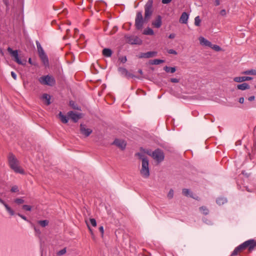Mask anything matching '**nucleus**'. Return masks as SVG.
<instances>
[{
  "label": "nucleus",
  "mask_w": 256,
  "mask_h": 256,
  "mask_svg": "<svg viewBox=\"0 0 256 256\" xmlns=\"http://www.w3.org/2000/svg\"><path fill=\"white\" fill-rule=\"evenodd\" d=\"M86 224L87 225V226H88V230H89V231H90V233L91 234V236H94V232L92 230V228H90L89 224L88 223L87 220H86Z\"/></svg>",
  "instance_id": "nucleus-42"
},
{
  "label": "nucleus",
  "mask_w": 256,
  "mask_h": 256,
  "mask_svg": "<svg viewBox=\"0 0 256 256\" xmlns=\"http://www.w3.org/2000/svg\"><path fill=\"white\" fill-rule=\"evenodd\" d=\"M143 34L145 35L152 36L154 34V32L151 28H148L144 30Z\"/></svg>",
  "instance_id": "nucleus-24"
},
{
  "label": "nucleus",
  "mask_w": 256,
  "mask_h": 256,
  "mask_svg": "<svg viewBox=\"0 0 256 256\" xmlns=\"http://www.w3.org/2000/svg\"><path fill=\"white\" fill-rule=\"evenodd\" d=\"M102 54L106 57H110L112 54V51L110 49L105 48L102 50Z\"/></svg>",
  "instance_id": "nucleus-18"
},
{
  "label": "nucleus",
  "mask_w": 256,
  "mask_h": 256,
  "mask_svg": "<svg viewBox=\"0 0 256 256\" xmlns=\"http://www.w3.org/2000/svg\"><path fill=\"white\" fill-rule=\"evenodd\" d=\"M255 87H256V86Z\"/></svg>",
  "instance_id": "nucleus-62"
},
{
  "label": "nucleus",
  "mask_w": 256,
  "mask_h": 256,
  "mask_svg": "<svg viewBox=\"0 0 256 256\" xmlns=\"http://www.w3.org/2000/svg\"><path fill=\"white\" fill-rule=\"evenodd\" d=\"M10 191L12 192H18V187L16 186H13L12 188Z\"/></svg>",
  "instance_id": "nucleus-41"
},
{
  "label": "nucleus",
  "mask_w": 256,
  "mask_h": 256,
  "mask_svg": "<svg viewBox=\"0 0 256 256\" xmlns=\"http://www.w3.org/2000/svg\"><path fill=\"white\" fill-rule=\"evenodd\" d=\"M34 230H36V232H40V231H39V230H36V228H34Z\"/></svg>",
  "instance_id": "nucleus-59"
},
{
  "label": "nucleus",
  "mask_w": 256,
  "mask_h": 256,
  "mask_svg": "<svg viewBox=\"0 0 256 256\" xmlns=\"http://www.w3.org/2000/svg\"><path fill=\"white\" fill-rule=\"evenodd\" d=\"M172 0H162V3L164 4H168L170 3Z\"/></svg>",
  "instance_id": "nucleus-48"
},
{
  "label": "nucleus",
  "mask_w": 256,
  "mask_h": 256,
  "mask_svg": "<svg viewBox=\"0 0 256 256\" xmlns=\"http://www.w3.org/2000/svg\"><path fill=\"white\" fill-rule=\"evenodd\" d=\"M118 60L122 63H125L127 60L126 56H122Z\"/></svg>",
  "instance_id": "nucleus-43"
},
{
  "label": "nucleus",
  "mask_w": 256,
  "mask_h": 256,
  "mask_svg": "<svg viewBox=\"0 0 256 256\" xmlns=\"http://www.w3.org/2000/svg\"><path fill=\"white\" fill-rule=\"evenodd\" d=\"M112 144L116 146L121 150H123L126 148V142L124 140L116 138L113 142Z\"/></svg>",
  "instance_id": "nucleus-9"
},
{
  "label": "nucleus",
  "mask_w": 256,
  "mask_h": 256,
  "mask_svg": "<svg viewBox=\"0 0 256 256\" xmlns=\"http://www.w3.org/2000/svg\"><path fill=\"white\" fill-rule=\"evenodd\" d=\"M39 56L45 66H48V60L46 54L40 55Z\"/></svg>",
  "instance_id": "nucleus-20"
},
{
  "label": "nucleus",
  "mask_w": 256,
  "mask_h": 256,
  "mask_svg": "<svg viewBox=\"0 0 256 256\" xmlns=\"http://www.w3.org/2000/svg\"><path fill=\"white\" fill-rule=\"evenodd\" d=\"M216 6H218L220 4V1L219 0H216Z\"/></svg>",
  "instance_id": "nucleus-54"
},
{
  "label": "nucleus",
  "mask_w": 256,
  "mask_h": 256,
  "mask_svg": "<svg viewBox=\"0 0 256 256\" xmlns=\"http://www.w3.org/2000/svg\"><path fill=\"white\" fill-rule=\"evenodd\" d=\"M22 208L26 210L30 211L32 210V206L29 205H24Z\"/></svg>",
  "instance_id": "nucleus-37"
},
{
  "label": "nucleus",
  "mask_w": 256,
  "mask_h": 256,
  "mask_svg": "<svg viewBox=\"0 0 256 256\" xmlns=\"http://www.w3.org/2000/svg\"><path fill=\"white\" fill-rule=\"evenodd\" d=\"M188 18V14L186 12H184L182 13L180 17L179 22L181 24H186Z\"/></svg>",
  "instance_id": "nucleus-15"
},
{
  "label": "nucleus",
  "mask_w": 256,
  "mask_h": 256,
  "mask_svg": "<svg viewBox=\"0 0 256 256\" xmlns=\"http://www.w3.org/2000/svg\"><path fill=\"white\" fill-rule=\"evenodd\" d=\"M144 152L152 156L158 163H160L164 160V154L162 150L160 148L155 150L154 152H151L149 150L144 151Z\"/></svg>",
  "instance_id": "nucleus-4"
},
{
  "label": "nucleus",
  "mask_w": 256,
  "mask_h": 256,
  "mask_svg": "<svg viewBox=\"0 0 256 256\" xmlns=\"http://www.w3.org/2000/svg\"><path fill=\"white\" fill-rule=\"evenodd\" d=\"M244 98H240L239 99V102L240 103V104H243L244 102Z\"/></svg>",
  "instance_id": "nucleus-51"
},
{
  "label": "nucleus",
  "mask_w": 256,
  "mask_h": 256,
  "mask_svg": "<svg viewBox=\"0 0 256 256\" xmlns=\"http://www.w3.org/2000/svg\"><path fill=\"white\" fill-rule=\"evenodd\" d=\"M48 223H49V222L48 220H39L38 222V224L42 227H45V226H48Z\"/></svg>",
  "instance_id": "nucleus-30"
},
{
  "label": "nucleus",
  "mask_w": 256,
  "mask_h": 256,
  "mask_svg": "<svg viewBox=\"0 0 256 256\" xmlns=\"http://www.w3.org/2000/svg\"><path fill=\"white\" fill-rule=\"evenodd\" d=\"M119 72L122 74L126 76H130V74L128 73V71L124 68H118Z\"/></svg>",
  "instance_id": "nucleus-23"
},
{
  "label": "nucleus",
  "mask_w": 256,
  "mask_h": 256,
  "mask_svg": "<svg viewBox=\"0 0 256 256\" xmlns=\"http://www.w3.org/2000/svg\"><path fill=\"white\" fill-rule=\"evenodd\" d=\"M170 80L172 82L174 83H177L179 82L178 80L176 78H172Z\"/></svg>",
  "instance_id": "nucleus-46"
},
{
  "label": "nucleus",
  "mask_w": 256,
  "mask_h": 256,
  "mask_svg": "<svg viewBox=\"0 0 256 256\" xmlns=\"http://www.w3.org/2000/svg\"><path fill=\"white\" fill-rule=\"evenodd\" d=\"M68 116L74 122H76L80 118H82V114H78L73 111H70L68 112Z\"/></svg>",
  "instance_id": "nucleus-8"
},
{
  "label": "nucleus",
  "mask_w": 256,
  "mask_h": 256,
  "mask_svg": "<svg viewBox=\"0 0 256 256\" xmlns=\"http://www.w3.org/2000/svg\"><path fill=\"white\" fill-rule=\"evenodd\" d=\"M152 26L153 27L158 28L162 25V18L160 16H157L155 19L152 21Z\"/></svg>",
  "instance_id": "nucleus-11"
},
{
  "label": "nucleus",
  "mask_w": 256,
  "mask_h": 256,
  "mask_svg": "<svg viewBox=\"0 0 256 256\" xmlns=\"http://www.w3.org/2000/svg\"><path fill=\"white\" fill-rule=\"evenodd\" d=\"M8 162L10 168L16 173L24 174V172L19 166V162L12 153H9L8 156Z\"/></svg>",
  "instance_id": "nucleus-3"
},
{
  "label": "nucleus",
  "mask_w": 256,
  "mask_h": 256,
  "mask_svg": "<svg viewBox=\"0 0 256 256\" xmlns=\"http://www.w3.org/2000/svg\"><path fill=\"white\" fill-rule=\"evenodd\" d=\"M242 74H252V75H256V70H248L242 72Z\"/></svg>",
  "instance_id": "nucleus-29"
},
{
  "label": "nucleus",
  "mask_w": 256,
  "mask_h": 256,
  "mask_svg": "<svg viewBox=\"0 0 256 256\" xmlns=\"http://www.w3.org/2000/svg\"><path fill=\"white\" fill-rule=\"evenodd\" d=\"M254 98H255L254 96H251L249 97L248 100L250 101H252V100H254Z\"/></svg>",
  "instance_id": "nucleus-50"
},
{
  "label": "nucleus",
  "mask_w": 256,
  "mask_h": 256,
  "mask_svg": "<svg viewBox=\"0 0 256 256\" xmlns=\"http://www.w3.org/2000/svg\"><path fill=\"white\" fill-rule=\"evenodd\" d=\"M255 246H256V240H246L239 245L238 246L236 247L232 252L231 256H236L246 248H248V250L251 252Z\"/></svg>",
  "instance_id": "nucleus-2"
},
{
  "label": "nucleus",
  "mask_w": 256,
  "mask_h": 256,
  "mask_svg": "<svg viewBox=\"0 0 256 256\" xmlns=\"http://www.w3.org/2000/svg\"><path fill=\"white\" fill-rule=\"evenodd\" d=\"M201 20L199 16H198L194 18V24L196 26H199L200 25Z\"/></svg>",
  "instance_id": "nucleus-32"
},
{
  "label": "nucleus",
  "mask_w": 256,
  "mask_h": 256,
  "mask_svg": "<svg viewBox=\"0 0 256 256\" xmlns=\"http://www.w3.org/2000/svg\"><path fill=\"white\" fill-rule=\"evenodd\" d=\"M0 202L4 205L8 212L12 215L14 214V210L2 199L0 198Z\"/></svg>",
  "instance_id": "nucleus-16"
},
{
  "label": "nucleus",
  "mask_w": 256,
  "mask_h": 256,
  "mask_svg": "<svg viewBox=\"0 0 256 256\" xmlns=\"http://www.w3.org/2000/svg\"><path fill=\"white\" fill-rule=\"evenodd\" d=\"M152 14V1L149 0L144 6V17L143 18L142 12L136 13L135 20V26L137 30H142L144 22H148Z\"/></svg>",
  "instance_id": "nucleus-1"
},
{
  "label": "nucleus",
  "mask_w": 256,
  "mask_h": 256,
  "mask_svg": "<svg viewBox=\"0 0 256 256\" xmlns=\"http://www.w3.org/2000/svg\"><path fill=\"white\" fill-rule=\"evenodd\" d=\"M4 3H5V4H6V6H8V3L7 1H6H6H4Z\"/></svg>",
  "instance_id": "nucleus-57"
},
{
  "label": "nucleus",
  "mask_w": 256,
  "mask_h": 256,
  "mask_svg": "<svg viewBox=\"0 0 256 256\" xmlns=\"http://www.w3.org/2000/svg\"><path fill=\"white\" fill-rule=\"evenodd\" d=\"M92 239L94 240V238H95V236H94H94H92Z\"/></svg>",
  "instance_id": "nucleus-58"
},
{
  "label": "nucleus",
  "mask_w": 256,
  "mask_h": 256,
  "mask_svg": "<svg viewBox=\"0 0 256 256\" xmlns=\"http://www.w3.org/2000/svg\"><path fill=\"white\" fill-rule=\"evenodd\" d=\"M59 118L61 120V122L64 124H66L68 122V118L66 116L62 114L61 112L58 114Z\"/></svg>",
  "instance_id": "nucleus-22"
},
{
  "label": "nucleus",
  "mask_w": 256,
  "mask_h": 256,
  "mask_svg": "<svg viewBox=\"0 0 256 256\" xmlns=\"http://www.w3.org/2000/svg\"><path fill=\"white\" fill-rule=\"evenodd\" d=\"M237 88L238 90H244L250 88V86L246 83H243L238 85Z\"/></svg>",
  "instance_id": "nucleus-21"
},
{
  "label": "nucleus",
  "mask_w": 256,
  "mask_h": 256,
  "mask_svg": "<svg viewBox=\"0 0 256 256\" xmlns=\"http://www.w3.org/2000/svg\"><path fill=\"white\" fill-rule=\"evenodd\" d=\"M28 62H29L30 64H32V58H28Z\"/></svg>",
  "instance_id": "nucleus-55"
},
{
  "label": "nucleus",
  "mask_w": 256,
  "mask_h": 256,
  "mask_svg": "<svg viewBox=\"0 0 256 256\" xmlns=\"http://www.w3.org/2000/svg\"><path fill=\"white\" fill-rule=\"evenodd\" d=\"M220 14L222 16H225L226 14V12L225 10H222L220 12Z\"/></svg>",
  "instance_id": "nucleus-47"
},
{
  "label": "nucleus",
  "mask_w": 256,
  "mask_h": 256,
  "mask_svg": "<svg viewBox=\"0 0 256 256\" xmlns=\"http://www.w3.org/2000/svg\"><path fill=\"white\" fill-rule=\"evenodd\" d=\"M38 82L42 85L54 86L56 84V80L54 77L50 75H46L40 77Z\"/></svg>",
  "instance_id": "nucleus-5"
},
{
  "label": "nucleus",
  "mask_w": 256,
  "mask_h": 256,
  "mask_svg": "<svg viewBox=\"0 0 256 256\" xmlns=\"http://www.w3.org/2000/svg\"><path fill=\"white\" fill-rule=\"evenodd\" d=\"M80 132L86 137H88L92 133V130L90 128H86L85 125L80 124Z\"/></svg>",
  "instance_id": "nucleus-10"
},
{
  "label": "nucleus",
  "mask_w": 256,
  "mask_h": 256,
  "mask_svg": "<svg viewBox=\"0 0 256 256\" xmlns=\"http://www.w3.org/2000/svg\"><path fill=\"white\" fill-rule=\"evenodd\" d=\"M90 221L91 224L93 226L96 227V222L94 218H90Z\"/></svg>",
  "instance_id": "nucleus-35"
},
{
  "label": "nucleus",
  "mask_w": 256,
  "mask_h": 256,
  "mask_svg": "<svg viewBox=\"0 0 256 256\" xmlns=\"http://www.w3.org/2000/svg\"><path fill=\"white\" fill-rule=\"evenodd\" d=\"M148 160H143L142 162V167L140 170L141 175L146 178L150 176V170L148 168Z\"/></svg>",
  "instance_id": "nucleus-7"
},
{
  "label": "nucleus",
  "mask_w": 256,
  "mask_h": 256,
  "mask_svg": "<svg viewBox=\"0 0 256 256\" xmlns=\"http://www.w3.org/2000/svg\"><path fill=\"white\" fill-rule=\"evenodd\" d=\"M138 72L140 74H142V70H138Z\"/></svg>",
  "instance_id": "nucleus-56"
},
{
  "label": "nucleus",
  "mask_w": 256,
  "mask_h": 256,
  "mask_svg": "<svg viewBox=\"0 0 256 256\" xmlns=\"http://www.w3.org/2000/svg\"><path fill=\"white\" fill-rule=\"evenodd\" d=\"M195 198L196 200H198V198Z\"/></svg>",
  "instance_id": "nucleus-61"
},
{
  "label": "nucleus",
  "mask_w": 256,
  "mask_h": 256,
  "mask_svg": "<svg viewBox=\"0 0 256 256\" xmlns=\"http://www.w3.org/2000/svg\"><path fill=\"white\" fill-rule=\"evenodd\" d=\"M174 36H174V34H170L168 38H174Z\"/></svg>",
  "instance_id": "nucleus-53"
},
{
  "label": "nucleus",
  "mask_w": 256,
  "mask_h": 256,
  "mask_svg": "<svg viewBox=\"0 0 256 256\" xmlns=\"http://www.w3.org/2000/svg\"><path fill=\"white\" fill-rule=\"evenodd\" d=\"M70 106L74 110H80V108L78 107V106L76 104L75 102L73 100L70 101Z\"/></svg>",
  "instance_id": "nucleus-28"
},
{
  "label": "nucleus",
  "mask_w": 256,
  "mask_h": 256,
  "mask_svg": "<svg viewBox=\"0 0 256 256\" xmlns=\"http://www.w3.org/2000/svg\"><path fill=\"white\" fill-rule=\"evenodd\" d=\"M99 230L100 231V233H101L102 237H103L104 234V227H103L102 226H100L99 228Z\"/></svg>",
  "instance_id": "nucleus-45"
},
{
  "label": "nucleus",
  "mask_w": 256,
  "mask_h": 256,
  "mask_svg": "<svg viewBox=\"0 0 256 256\" xmlns=\"http://www.w3.org/2000/svg\"><path fill=\"white\" fill-rule=\"evenodd\" d=\"M200 210L202 214H203L205 215L208 214L209 212L208 208L205 206H202V207H200Z\"/></svg>",
  "instance_id": "nucleus-27"
},
{
  "label": "nucleus",
  "mask_w": 256,
  "mask_h": 256,
  "mask_svg": "<svg viewBox=\"0 0 256 256\" xmlns=\"http://www.w3.org/2000/svg\"><path fill=\"white\" fill-rule=\"evenodd\" d=\"M164 70L167 72L174 73L176 70L174 67H169L166 66L164 67Z\"/></svg>",
  "instance_id": "nucleus-25"
},
{
  "label": "nucleus",
  "mask_w": 256,
  "mask_h": 256,
  "mask_svg": "<svg viewBox=\"0 0 256 256\" xmlns=\"http://www.w3.org/2000/svg\"><path fill=\"white\" fill-rule=\"evenodd\" d=\"M168 53L170 54H176L177 52L176 50H174L173 49H170L168 50Z\"/></svg>",
  "instance_id": "nucleus-44"
},
{
  "label": "nucleus",
  "mask_w": 256,
  "mask_h": 256,
  "mask_svg": "<svg viewBox=\"0 0 256 256\" xmlns=\"http://www.w3.org/2000/svg\"><path fill=\"white\" fill-rule=\"evenodd\" d=\"M210 47L211 48H212L216 52H219L222 50L220 46L216 45V44L212 45V46H210Z\"/></svg>",
  "instance_id": "nucleus-33"
},
{
  "label": "nucleus",
  "mask_w": 256,
  "mask_h": 256,
  "mask_svg": "<svg viewBox=\"0 0 256 256\" xmlns=\"http://www.w3.org/2000/svg\"><path fill=\"white\" fill-rule=\"evenodd\" d=\"M18 215L20 217L22 218V219L24 220H26V218L25 216H24L20 214H18Z\"/></svg>",
  "instance_id": "nucleus-52"
},
{
  "label": "nucleus",
  "mask_w": 256,
  "mask_h": 256,
  "mask_svg": "<svg viewBox=\"0 0 256 256\" xmlns=\"http://www.w3.org/2000/svg\"><path fill=\"white\" fill-rule=\"evenodd\" d=\"M163 62H164V60H159V59H154V60H153L152 61L150 64H152L158 65V64H160L163 63Z\"/></svg>",
  "instance_id": "nucleus-31"
},
{
  "label": "nucleus",
  "mask_w": 256,
  "mask_h": 256,
  "mask_svg": "<svg viewBox=\"0 0 256 256\" xmlns=\"http://www.w3.org/2000/svg\"><path fill=\"white\" fill-rule=\"evenodd\" d=\"M11 75H12V76L14 78V80H16V74L14 72H11Z\"/></svg>",
  "instance_id": "nucleus-49"
},
{
  "label": "nucleus",
  "mask_w": 256,
  "mask_h": 256,
  "mask_svg": "<svg viewBox=\"0 0 256 256\" xmlns=\"http://www.w3.org/2000/svg\"><path fill=\"white\" fill-rule=\"evenodd\" d=\"M227 202V200L226 198H218L216 200V202L219 205H222L226 203Z\"/></svg>",
  "instance_id": "nucleus-26"
},
{
  "label": "nucleus",
  "mask_w": 256,
  "mask_h": 256,
  "mask_svg": "<svg viewBox=\"0 0 256 256\" xmlns=\"http://www.w3.org/2000/svg\"><path fill=\"white\" fill-rule=\"evenodd\" d=\"M136 155L138 156L140 159L142 160V162H143V160H148L146 158H145L144 156L142 155V154L140 153H137L136 154Z\"/></svg>",
  "instance_id": "nucleus-39"
},
{
  "label": "nucleus",
  "mask_w": 256,
  "mask_h": 256,
  "mask_svg": "<svg viewBox=\"0 0 256 256\" xmlns=\"http://www.w3.org/2000/svg\"><path fill=\"white\" fill-rule=\"evenodd\" d=\"M8 52L10 53L11 56L14 58V60L17 64L24 66L26 64V60H22L18 56V50H13L11 48L8 47L7 49Z\"/></svg>",
  "instance_id": "nucleus-6"
},
{
  "label": "nucleus",
  "mask_w": 256,
  "mask_h": 256,
  "mask_svg": "<svg viewBox=\"0 0 256 256\" xmlns=\"http://www.w3.org/2000/svg\"><path fill=\"white\" fill-rule=\"evenodd\" d=\"M252 78L250 76H238L234 78V80L236 82H243L252 80Z\"/></svg>",
  "instance_id": "nucleus-13"
},
{
  "label": "nucleus",
  "mask_w": 256,
  "mask_h": 256,
  "mask_svg": "<svg viewBox=\"0 0 256 256\" xmlns=\"http://www.w3.org/2000/svg\"><path fill=\"white\" fill-rule=\"evenodd\" d=\"M36 44L38 48V56L45 54L44 50L42 49L40 43L38 41H36Z\"/></svg>",
  "instance_id": "nucleus-19"
},
{
  "label": "nucleus",
  "mask_w": 256,
  "mask_h": 256,
  "mask_svg": "<svg viewBox=\"0 0 256 256\" xmlns=\"http://www.w3.org/2000/svg\"><path fill=\"white\" fill-rule=\"evenodd\" d=\"M42 99L43 100H44L46 102L45 104H46V105L48 106L50 104V96L48 94H44L42 95Z\"/></svg>",
  "instance_id": "nucleus-17"
},
{
  "label": "nucleus",
  "mask_w": 256,
  "mask_h": 256,
  "mask_svg": "<svg viewBox=\"0 0 256 256\" xmlns=\"http://www.w3.org/2000/svg\"><path fill=\"white\" fill-rule=\"evenodd\" d=\"M200 43L202 46H212V43L202 36L199 38Z\"/></svg>",
  "instance_id": "nucleus-14"
},
{
  "label": "nucleus",
  "mask_w": 256,
  "mask_h": 256,
  "mask_svg": "<svg viewBox=\"0 0 256 256\" xmlns=\"http://www.w3.org/2000/svg\"><path fill=\"white\" fill-rule=\"evenodd\" d=\"M174 196V190H170L168 194V198L171 199L173 198Z\"/></svg>",
  "instance_id": "nucleus-38"
},
{
  "label": "nucleus",
  "mask_w": 256,
  "mask_h": 256,
  "mask_svg": "<svg viewBox=\"0 0 256 256\" xmlns=\"http://www.w3.org/2000/svg\"><path fill=\"white\" fill-rule=\"evenodd\" d=\"M0 52H1V54H2V55L4 54V53H3L2 51V50H0Z\"/></svg>",
  "instance_id": "nucleus-60"
},
{
  "label": "nucleus",
  "mask_w": 256,
  "mask_h": 256,
  "mask_svg": "<svg viewBox=\"0 0 256 256\" xmlns=\"http://www.w3.org/2000/svg\"><path fill=\"white\" fill-rule=\"evenodd\" d=\"M157 52H147L140 53L138 56L140 58H150L156 56Z\"/></svg>",
  "instance_id": "nucleus-12"
},
{
  "label": "nucleus",
  "mask_w": 256,
  "mask_h": 256,
  "mask_svg": "<svg viewBox=\"0 0 256 256\" xmlns=\"http://www.w3.org/2000/svg\"><path fill=\"white\" fill-rule=\"evenodd\" d=\"M14 202L17 204H22L24 202V200L22 198H18L14 200Z\"/></svg>",
  "instance_id": "nucleus-36"
},
{
  "label": "nucleus",
  "mask_w": 256,
  "mask_h": 256,
  "mask_svg": "<svg viewBox=\"0 0 256 256\" xmlns=\"http://www.w3.org/2000/svg\"><path fill=\"white\" fill-rule=\"evenodd\" d=\"M66 252V248H64L58 251L57 253L58 255L62 256L65 254Z\"/></svg>",
  "instance_id": "nucleus-34"
},
{
  "label": "nucleus",
  "mask_w": 256,
  "mask_h": 256,
  "mask_svg": "<svg viewBox=\"0 0 256 256\" xmlns=\"http://www.w3.org/2000/svg\"><path fill=\"white\" fill-rule=\"evenodd\" d=\"M190 191L188 189L184 188L182 190V194L186 196H188Z\"/></svg>",
  "instance_id": "nucleus-40"
}]
</instances>
